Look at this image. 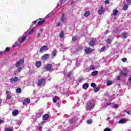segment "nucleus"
Masks as SVG:
<instances>
[{
	"label": "nucleus",
	"mask_w": 131,
	"mask_h": 131,
	"mask_svg": "<svg viewBox=\"0 0 131 131\" xmlns=\"http://www.w3.org/2000/svg\"><path fill=\"white\" fill-rule=\"evenodd\" d=\"M92 76H96V75H98V71H95L92 73Z\"/></svg>",
	"instance_id": "obj_31"
},
{
	"label": "nucleus",
	"mask_w": 131,
	"mask_h": 131,
	"mask_svg": "<svg viewBox=\"0 0 131 131\" xmlns=\"http://www.w3.org/2000/svg\"><path fill=\"white\" fill-rule=\"evenodd\" d=\"M67 19L65 18V13L62 14L61 18V21L63 23H65V21H66Z\"/></svg>",
	"instance_id": "obj_16"
},
{
	"label": "nucleus",
	"mask_w": 131,
	"mask_h": 131,
	"mask_svg": "<svg viewBox=\"0 0 131 131\" xmlns=\"http://www.w3.org/2000/svg\"><path fill=\"white\" fill-rule=\"evenodd\" d=\"M37 21H38V19L35 20V21H34L32 22V25H34V24H36V22H37Z\"/></svg>",
	"instance_id": "obj_49"
},
{
	"label": "nucleus",
	"mask_w": 131,
	"mask_h": 131,
	"mask_svg": "<svg viewBox=\"0 0 131 131\" xmlns=\"http://www.w3.org/2000/svg\"><path fill=\"white\" fill-rule=\"evenodd\" d=\"M84 51L86 54H91V53L94 52V49H92L91 48H88L85 49Z\"/></svg>",
	"instance_id": "obj_7"
},
{
	"label": "nucleus",
	"mask_w": 131,
	"mask_h": 131,
	"mask_svg": "<svg viewBox=\"0 0 131 131\" xmlns=\"http://www.w3.org/2000/svg\"><path fill=\"white\" fill-rule=\"evenodd\" d=\"M5 131H13V128L12 127H11V128H6L5 129Z\"/></svg>",
	"instance_id": "obj_35"
},
{
	"label": "nucleus",
	"mask_w": 131,
	"mask_h": 131,
	"mask_svg": "<svg viewBox=\"0 0 131 131\" xmlns=\"http://www.w3.org/2000/svg\"><path fill=\"white\" fill-rule=\"evenodd\" d=\"M101 52H104L105 51V47H102L101 48Z\"/></svg>",
	"instance_id": "obj_48"
},
{
	"label": "nucleus",
	"mask_w": 131,
	"mask_h": 131,
	"mask_svg": "<svg viewBox=\"0 0 131 131\" xmlns=\"http://www.w3.org/2000/svg\"><path fill=\"white\" fill-rule=\"evenodd\" d=\"M111 42H112V40L110 38H107L106 39V43H107V45H111Z\"/></svg>",
	"instance_id": "obj_30"
},
{
	"label": "nucleus",
	"mask_w": 131,
	"mask_h": 131,
	"mask_svg": "<svg viewBox=\"0 0 131 131\" xmlns=\"http://www.w3.org/2000/svg\"><path fill=\"white\" fill-rule=\"evenodd\" d=\"M10 80L11 82H17V81L19 80V78L18 77L11 78L10 79Z\"/></svg>",
	"instance_id": "obj_11"
},
{
	"label": "nucleus",
	"mask_w": 131,
	"mask_h": 131,
	"mask_svg": "<svg viewBox=\"0 0 131 131\" xmlns=\"http://www.w3.org/2000/svg\"><path fill=\"white\" fill-rule=\"evenodd\" d=\"M45 22H46V19H43L41 21H39L38 22L37 25H41L42 24H43V23H45Z\"/></svg>",
	"instance_id": "obj_25"
},
{
	"label": "nucleus",
	"mask_w": 131,
	"mask_h": 131,
	"mask_svg": "<svg viewBox=\"0 0 131 131\" xmlns=\"http://www.w3.org/2000/svg\"><path fill=\"white\" fill-rule=\"evenodd\" d=\"M33 31H34V29L32 28L30 30V31H29L28 34H31L32 33H33Z\"/></svg>",
	"instance_id": "obj_37"
},
{
	"label": "nucleus",
	"mask_w": 131,
	"mask_h": 131,
	"mask_svg": "<svg viewBox=\"0 0 131 131\" xmlns=\"http://www.w3.org/2000/svg\"><path fill=\"white\" fill-rule=\"evenodd\" d=\"M114 108H118V104H115L114 105Z\"/></svg>",
	"instance_id": "obj_58"
},
{
	"label": "nucleus",
	"mask_w": 131,
	"mask_h": 131,
	"mask_svg": "<svg viewBox=\"0 0 131 131\" xmlns=\"http://www.w3.org/2000/svg\"><path fill=\"white\" fill-rule=\"evenodd\" d=\"M106 105H107V106H110V105H111V103H107Z\"/></svg>",
	"instance_id": "obj_62"
},
{
	"label": "nucleus",
	"mask_w": 131,
	"mask_h": 131,
	"mask_svg": "<svg viewBox=\"0 0 131 131\" xmlns=\"http://www.w3.org/2000/svg\"><path fill=\"white\" fill-rule=\"evenodd\" d=\"M96 85H96V83H92L91 84V86H92V88H96Z\"/></svg>",
	"instance_id": "obj_41"
},
{
	"label": "nucleus",
	"mask_w": 131,
	"mask_h": 131,
	"mask_svg": "<svg viewBox=\"0 0 131 131\" xmlns=\"http://www.w3.org/2000/svg\"><path fill=\"white\" fill-rule=\"evenodd\" d=\"M30 103V99L29 98H27L23 102L24 105H26V104H29Z\"/></svg>",
	"instance_id": "obj_15"
},
{
	"label": "nucleus",
	"mask_w": 131,
	"mask_h": 131,
	"mask_svg": "<svg viewBox=\"0 0 131 131\" xmlns=\"http://www.w3.org/2000/svg\"><path fill=\"white\" fill-rule=\"evenodd\" d=\"M82 88L83 90H86V89H89V83H85L82 85Z\"/></svg>",
	"instance_id": "obj_18"
},
{
	"label": "nucleus",
	"mask_w": 131,
	"mask_h": 131,
	"mask_svg": "<svg viewBox=\"0 0 131 131\" xmlns=\"http://www.w3.org/2000/svg\"><path fill=\"white\" fill-rule=\"evenodd\" d=\"M48 50H49L48 46H43L40 49L39 52L40 53H42V52H43V51H48Z\"/></svg>",
	"instance_id": "obj_8"
},
{
	"label": "nucleus",
	"mask_w": 131,
	"mask_h": 131,
	"mask_svg": "<svg viewBox=\"0 0 131 131\" xmlns=\"http://www.w3.org/2000/svg\"><path fill=\"white\" fill-rule=\"evenodd\" d=\"M112 84V81L111 80H107V85H111Z\"/></svg>",
	"instance_id": "obj_34"
},
{
	"label": "nucleus",
	"mask_w": 131,
	"mask_h": 131,
	"mask_svg": "<svg viewBox=\"0 0 131 131\" xmlns=\"http://www.w3.org/2000/svg\"><path fill=\"white\" fill-rule=\"evenodd\" d=\"M77 36H73L72 37V41H73V42H74V41H76V40H77Z\"/></svg>",
	"instance_id": "obj_33"
},
{
	"label": "nucleus",
	"mask_w": 131,
	"mask_h": 131,
	"mask_svg": "<svg viewBox=\"0 0 131 131\" xmlns=\"http://www.w3.org/2000/svg\"><path fill=\"white\" fill-rule=\"evenodd\" d=\"M21 71H22V68L21 67H19L17 69V72H21Z\"/></svg>",
	"instance_id": "obj_36"
},
{
	"label": "nucleus",
	"mask_w": 131,
	"mask_h": 131,
	"mask_svg": "<svg viewBox=\"0 0 131 131\" xmlns=\"http://www.w3.org/2000/svg\"><path fill=\"white\" fill-rule=\"evenodd\" d=\"M56 55H57V50H54L53 51V52H52V53H51L52 58H55V57H56Z\"/></svg>",
	"instance_id": "obj_17"
},
{
	"label": "nucleus",
	"mask_w": 131,
	"mask_h": 131,
	"mask_svg": "<svg viewBox=\"0 0 131 131\" xmlns=\"http://www.w3.org/2000/svg\"><path fill=\"white\" fill-rule=\"evenodd\" d=\"M99 91H100V88L99 87L96 88L94 89V92H95V93H97V92H99Z\"/></svg>",
	"instance_id": "obj_40"
},
{
	"label": "nucleus",
	"mask_w": 131,
	"mask_h": 131,
	"mask_svg": "<svg viewBox=\"0 0 131 131\" xmlns=\"http://www.w3.org/2000/svg\"><path fill=\"white\" fill-rule=\"evenodd\" d=\"M25 40H26V37H25V36L23 37V38H21V41L20 40H19V45L20 43H23V42H24L25 41Z\"/></svg>",
	"instance_id": "obj_19"
},
{
	"label": "nucleus",
	"mask_w": 131,
	"mask_h": 131,
	"mask_svg": "<svg viewBox=\"0 0 131 131\" xmlns=\"http://www.w3.org/2000/svg\"><path fill=\"white\" fill-rule=\"evenodd\" d=\"M117 79L118 80H120V76H118V77H117Z\"/></svg>",
	"instance_id": "obj_59"
},
{
	"label": "nucleus",
	"mask_w": 131,
	"mask_h": 131,
	"mask_svg": "<svg viewBox=\"0 0 131 131\" xmlns=\"http://www.w3.org/2000/svg\"><path fill=\"white\" fill-rule=\"evenodd\" d=\"M128 33L126 32H124L121 34V38H126L127 37Z\"/></svg>",
	"instance_id": "obj_10"
},
{
	"label": "nucleus",
	"mask_w": 131,
	"mask_h": 131,
	"mask_svg": "<svg viewBox=\"0 0 131 131\" xmlns=\"http://www.w3.org/2000/svg\"><path fill=\"white\" fill-rule=\"evenodd\" d=\"M6 94L7 100H10L11 99V98H12V95H11V94H10V92H9V91H6Z\"/></svg>",
	"instance_id": "obj_9"
},
{
	"label": "nucleus",
	"mask_w": 131,
	"mask_h": 131,
	"mask_svg": "<svg viewBox=\"0 0 131 131\" xmlns=\"http://www.w3.org/2000/svg\"><path fill=\"white\" fill-rule=\"evenodd\" d=\"M59 100V97H55L53 99V103H56Z\"/></svg>",
	"instance_id": "obj_32"
},
{
	"label": "nucleus",
	"mask_w": 131,
	"mask_h": 131,
	"mask_svg": "<svg viewBox=\"0 0 131 131\" xmlns=\"http://www.w3.org/2000/svg\"><path fill=\"white\" fill-rule=\"evenodd\" d=\"M10 48H9V47H7L6 49H5V51L6 52H10Z\"/></svg>",
	"instance_id": "obj_44"
},
{
	"label": "nucleus",
	"mask_w": 131,
	"mask_h": 131,
	"mask_svg": "<svg viewBox=\"0 0 131 131\" xmlns=\"http://www.w3.org/2000/svg\"><path fill=\"white\" fill-rule=\"evenodd\" d=\"M4 122H5V120H0V124H2V123H4Z\"/></svg>",
	"instance_id": "obj_54"
},
{
	"label": "nucleus",
	"mask_w": 131,
	"mask_h": 131,
	"mask_svg": "<svg viewBox=\"0 0 131 131\" xmlns=\"http://www.w3.org/2000/svg\"><path fill=\"white\" fill-rule=\"evenodd\" d=\"M35 66L37 68H39L41 66V61L39 60L36 62Z\"/></svg>",
	"instance_id": "obj_14"
},
{
	"label": "nucleus",
	"mask_w": 131,
	"mask_h": 131,
	"mask_svg": "<svg viewBox=\"0 0 131 131\" xmlns=\"http://www.w3.org/2000/svg\"><path fill=\"white\" fill-rule=\"evenodd\" d=\"M105 97H109V92H107L105 94Z\"/></svg>",
	"instance_id": "obj_51"
},
{
	"label": "nucleus",
	"mask_w": 131,
	"mask_h": 131,
	"mask_svg": "<svg viewBox=\"0 0 131 131\" xmlns=\"http://www.w3.org/2000/svg\"><path fill=\"white\" fill-rule=\"evenodd\" d=\"M103 131H111V128H106L104 129Z\"/></svg>",
	"instance_id": "obj_43"
},
{
	"label": "nucleus",
	"mask_w": 131,
	"mask_h": 131,
	"mask_svg": "<svg viewBox=\"0 0 131 131\" xmlns=\"http://www.w3.org/2000/svg\"><path fill=\"white\" fill-rule=\"evenodd\" d=\"M90 15H91V12L90 11H86L85 12L84 16L85 17H89Z\"/></svg>",
	"instance_id": "obj_20"
},
{
	"label": "nucleus",
	"mask_w": 131,
	"mask_h": 131,
	"mask_svg": "<svg viewBox=\"0 0 131 131\" xmlns=\"http://www.w3.org/2000/svg\"><path fill=\"white\" fill-rule=\"evenodd\" d=\"M97 42V38H94L93 40L90 41L89 42V45L90 47H94L96 46V43Z\"/></svg>",
	"instance_id": "obj_5"
},
{
	"label": "nucleus",
	"mask_w": 131,
	"mask_h": 131,
	"mask_svg": "<svg viewBox=\"0 0 131 131\" xmlns=\"http://www.w3.org/2000/svg\"><path fill=\"white\" fill-rule=\"evenodd\" d=\"M16 55H17V52H14V56H16Z\"/></svg>",
	"instance_id": "obj_64"
},
{
	"label": "nucleus",
	"mask_w": 131,
	"mask_h": 131,
	"mask_svg": "<svg viewBox=\"0 0 131 131\" xmlns=\"http://www.w3.org/2000/svg\"><path fill=\"white\" fill-rule=\"evenodd\" d=\"M49 117L50 116L49 115V114H45L42 116V119L43 120H48Z\"/></svg>",
	"instance_id": "obj_13"
},
{
	"label": "nucleus",
	"mask_w": 131,
	"mask_h": 131,
	"mask_svg": "<svg viewBox=\"0 0 131 131\" xmlns=\"http://www.w3.org/2000/svg\"><path fill=\"white\" fill-rule=\"evenodd\" d=\"M122 62H125L127 61V59H126V58H124L122 59Z\"/></svg>",
	"instance_id": "obj_45"
},
{
	"label": "nucleus",
	"mask_w": 131,
	"mask_h": 131,
	"mask_svg": "<svg viewBox=\"0 0 131 131\" xmlns=\"http://www.w3.org/2000/svg\"><path fill=\"white\" fill-rule=\"evenodd\" d=\"M120 74L123 75V76H126L127 75V71H120Z\"/></svg>",
	"instance_id": "obj_12"
},
{
	"label": "nucleus",
	"mask_w": 131,
	"mask_h": 131,
	"mask_svg": "<svg viewBox=\"0 0 131 131\" xmlns=\"http://www.w3.org/2000/svg\"><path fill=\"white\" fill-rule=\"evenodd\" d=\"M109 33V30H106L104 32V34H108Z\"/></svg>",
	"instance_id": "obj_56"
},
{
	"label": "nucleus",
	"mask_w": 131,
	"mask_h": 131,
	"mask_svg": "<svg viewBox=\"0 0 131 131\" xmlns=\"http://www.w3.org/2000/svg\"><path fill=\"white\" fill-rule=\"evenodd\" d=\"M71 74H72V72L68 73L67 75L68 77H70V76H71Z\"/></svg>",
	"instance_id": "obj_47"
},
{
	"label": "nucleus",
	"mask_w": 131,
	"mask_h": 131,
	"mask_svg": "<svg viewBox=\"0 0 131 131\" xmlns=\"http://www.w3.org/2000/svg\"><path fill=\"white\" fill-rule=\"evenodd\" d=\"M90 70H95V66L91 65L90 67Z\"/></svg>",
	"instance_id": "obj_38"
},
{
	"label": "nucleus",
	"mask_w": 131,
	"mask_h": 131,
	"mask_svg": "<svg viewBox=\"0 0 131 131\" xmlns=\"http://www.w3.org/2000/svg\"><path fill=\"white\" fill-rule=\"evenodd\" d=\"M44 69H46L47 71H51V70H53V64L51 63L46 64L44 67Z\"/></svg>",
	"instance_id": "obj_2"
},
{
	"label": "nucleus",
	"mask_w": 131,
	"mask_h": 131,
	"mask_svg": "<svg viewBox=\"0 0 131 131\" xmlns=\"http://www.w3.org/2000/svg\"><path fill=\"white\" fill-rule=\"evenodd\" d=\"M39 31H40V32H42V31H43V29H40Z\"/></svg>",
	"instance_id": "obj_63"
},
{
	"label": "nucleus",
	"mask_w": 131,
	"mask_h": 131,
	"mask_svg": "<svg viewBox=\"0 0 131 131\" xmlns=\"http://www.w3.org/2000/svg\"><path fill=\"white\" fill-rule=\"evenodd\" d=\"M94 108H95V102L89 101V103L86 105V111H91L92 109H94Z\"/></svg>",
	"instance_id": "obj_1"
},
{
	"label": "nucleus",
	"mask_w": 131,
	"mask_h": 131,
	"mask_svg": "<svg viewBox=\"0 0 131 131\" xmlns=\"http://www.w3.org/2000/svg\"><path fill=\"white\" fill-rule=\"evenodd\" d=\"M126 122V119H121L119 121V123H125Z\"/></svg>",
	"instance_id": "obj_21"
},
{
	"label": "nucleus",
	"mask_w": 131,
	"mask_h": 131,
	"mask_svg": "<svg viewBox=\"0 0 131 131\" xmlns=\"http://www.w3.org/2000/svg\"><path fill=\"white\" fill-rule=\"evenodd\" d=\"M92 122H93V121L91 119L87 120V123L88 124H91L92 123Z\"/></svg>",
	"instance_id": "obj_42"
},
{
	"label": "nucleus",
	"mask_w": 131,
	"mask_h": 131,
	"mask_svg": "<svg viewBox=\"0 0 131 131\" xmlns=\"http://www.w3.org/2000/svg\"><path fill=\"white\" fill-rule=\"evenodd\" d=\"M36 37H37V38H39V37H40V33H37Z\"/></svg>",
	"instance_id": "obj_55"
},
{
	"label": "nucleus",
	"mask_w": 131,
	"mask_h": 131,
	"mask_svg": "<svg viewBox=\"0 0 131 131\" xmlns=\"http://www.w3.org/2000/svg\"><path fill=\"white\" fill-rule=\"evenodd\" d=\"M22 92V90L20 88H18L16 89V94H20Z\"/></svg>",
	"instance_id": "obj_24"
},
{
	"label": "nucleus",
	"mask_w": 131,
	"mask_h": 131,
	"mask_svg": "<svg viewBox=\"0 0 131 131\" xmlns=\"http://www.w3.org/2000/svg\"><path fill=\"white\" fill-rule=\"evenodd\" d=\"M104 4L105 5H108V4H109V0H105L104 1Z\"/></svg>",
	"instance_id": "obj_46"
},
{
	"label": "nucleus",
	"mask_w": 131,
	"mask_h": 131,
	"mask_svg": "<svg viewBox=\"0 0 131 131\" xmlns=\"http://www.w3.org/2000/svg\"><path fill=\"white\" fill-rule=\"evenodd\" d=\"M4 54H5V51L0 52V56H2V55H4Z\"/></svg>",
	"instance_id": "obj_50"
},
{
	"label": "nucleus",
	"mask_w": 131,
	"mask_h": 131,
	"mask_svg": "<svg viewBox=\"0 0 131 131\" xmlns=\"http://www.w3.org/2000/svg\"><path fill=\"white\" fill-rule=\"evenodd\" d=\"M81 50H82V47H78L76 49L75 52V53H77V52H79V51H80Z\"/></svg>",
	"instance_id": "obj_29"
},
{
	"label": "nucleus",
	"mask_w": 131,
	"mask_h": 131,
	"mask_svg": "<svg viewBox=\"0 0 131 131\" xmlns=\"http://www.w3.org/2000/svg\"><path fill=\"white\" fill-rule=\"evenodd\" d=\"M18 46H19V45L18 44V43L15 42L13 44V45L12 46V48H16V47H18Z\"/></svg>",
	"instance_id": "obj_39"
},
{
	"label": "nucleus",
	"mask_w": 131,
	"mask_h": 131,
	"mask_svg": "<svg viewBox=\"0 0 131 131\" xmlns=\"http://www.w3.org/2000/svg\"><path fill=\"white\" fill-rule=\"evenodd\" d=\"M49 57H50V54L47 53L46 54H44L43 56H42L41 57V60H46L47 59H49Z\"/></svg>",
	"instance_id": "obj_6"
},
{
	"label": "nucleus",
	"mask_w": 131,
	"mask_h": 131,
	"mask_svg": "<svg viewBox=\"0 0 131 131\" xmlns=\"http://www.w3.org/2000/svg\"><path fill=\"white\" fill-rule=\"evenodd\" d=\"M67 0H60L61 4H64Z\"/></svg>",
	"instance_id": "obj_53"
},
{
	"label": "nucleus",
	"mask_w": 131,
	"mask_h": 131,
	"mask_svg": "<svg viewBox=\"0 0 131 131\" xmlns=\"http://www.w3.org/2000/svg\"><path fill=\"white\" fill-rule=\"evenodd\" d=\"M24 64V59H21L18 62H16L15 66L16 67H19L22 66Z\"/></svg>",
	"instance_id": "obj_4"
},
{
	"label": "nucleus",
	"mask_w": 131,
	"mask_h": 131,
	"mask_svg": "<svg viewBox=\"0 0 131 131\" xmlns=\"http://www.w3.org/2000/svg\"><path fill=\"white\" fill-rule=\"evenodd\" d=\"M128 81L131 83V77L128 78Z\"/></svg>",
	"instance_id": "obj_60"
},
{
	"label": "nucleus",
	"mask_w": 131,
	"mask_h": 131,
	"mask_svg": "<svg viewBox=\"0 0 131 131\" xmlns=\"http://www.w3.org/2000/svg\"><path fill=\"white\" fill-rule=\"evenodd\" d=\"M126 2L128 4H131V0H126Z\"/></svg>",
	"instance_id": "obj_57"
},
{
	"label": "nucleus",
	"mask_w": 131,
	"mask_h": 131,
	"mask_svg": "<svg viewBox=\"0 0 131 131\" xmlns=\"http://www.w3.org/2000/svg\"><path fill=\"white\" fill-rule=\"evenodd\" d=\"M126 113H127L128 115H130V112H129V111H127V112H126Z\"/></svg>",
	"instance_id": "obj_61"
},
{
	"label": "nucleus",
	"mask_w": 131,
	"mask_h": 131,
	"mask_svg": "<svg viewBox=\"0 0 131 131\" xmlns=\"http://www.w3.org/2000/svg\"><path fill=\"white\" fill-rule=\"evenodd\" d=\"M103 9L104 8L103 7H101V8L98 10V13L99 14V15H102V14H103Z\"/></svg>",
	"instance_id": "obj_27"
},
{
	"label": "nucleus",
	"mask_w": 131,
	"mask_h": 131,
	"mask_svg": "<svg viewBox=\"0 0 131 131\" xmlns=\"http://www.w3.org/2000/svg\"><path fill=\"white\" fill-rule=\"evenodd\" d=\"M113 15L114 16H116V15H117V14H118V10L117 9H114L113 10Z\"/></svg>",
	"instance_id": "obj_22"
},
{
	"label": "nucleus",
	"mask_w": 131,
	"mask_h": 131,
	"mask_svg": "<svg viewBox=\"0 0 131 131\" xmlns=\"http://www.w3.org/2000/svg\"><path fill=\"white\" fill-rule=\"evenodd\" d=\"M128 8V5L127 4H125L123 7V10L124 11H126L127 9Z\"/></svg>",
	"instance_id": "obj_28"
},
{
	"label": "nucleus",
	"mask_w": 131,
	"mask_h": 131,
	"mask_svg": "<svg viewBox=\"0 0 131 131\" xmlns=\"http://www.w3.org/2000/svg\"><path fill=\"white\" fill-rule=\"evenodd\" d=\"M56 26H57V27H60V26H61V23H58L56 25Z\"/></svg>",
	"instance_id": "obj_52"
},
{
	"label": "nucleus",
	"mask_w": 131,
	"mask_h": 131,
	"mask_svg": "<svg viewBox=\"0 0 131 131\" xmlns=\"http://www.w3.org/2000/svg\"><path fill=\"white\" fill-rule=\"evenodd\" d=\"M13 115H18L19 114V112L18 110H15L12 112Z\"/></svg>",
	"instance_id": "obj_23"
},
{
	"label": "nucleus",
	"mask_w": 131,
	"mask_h": 131,
	"mask_svg": "<svg viewBox=\"0 0 131 131\" xmlns=\"http://www.w3.org/2000/svg\"><path fill=\"white\" fill-rule=\"evenodd\" d=\"M46 79L42 78L39 79L37 82L38 86H40V85H42V84H45L46 83Z\"/></svg>",
	"instance_id": "obj_3"
},
{
	"label": "nucleus",
	"mask_w": 131,
	"mask_h": 131,
	"mask_svg": "<svg viewBox=\"0 0 131 131\" xmlns=\"http://www.w3.org/2000/svg\"><path fill=\"white\" fill-rule=\"evenodd\" d=\"M59 37H60V38H63L64 37V31H61L60 32V34H59Z\"/></svg>",
	"instance_id": "obj_26"
}]
</instances>
